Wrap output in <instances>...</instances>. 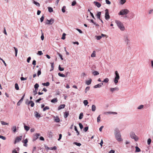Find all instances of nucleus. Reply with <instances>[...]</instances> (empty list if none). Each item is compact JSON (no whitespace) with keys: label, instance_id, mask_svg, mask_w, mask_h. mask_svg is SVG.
Instances as JSON below:
<instances>
[{"label":"nucleus","instance_id":"f257e3e1","mask_svg":"<svg viewBox=\"0 0 153 153\" xmlns=\"http://www.w3.org/2000/svg\"><path fill=\"white\" fill-rule=\"evenodd\" d=\"M114 134L116 140L120 142L122 140L120 131L117 128L114 129Z\"/></svg>","mask_w":153,"mask_h":153},{"label":"nucleus","instance_id":"f03ea898","mask_svg":"<svg viewBox=\"0 0 153 153\" xmlns=\"http://www.w3.org/2000/svg\"><path fill=\"white\" fill-rule=\"evenodd\" d=\"M115 22L118 28L121 30L124 31L125 30V27L123 24L120 21L118 20H116Z\"/></svg>","mask_w":153,"mask_h":153},{"label":"nucleus","instance_id":"7ed1b4c3","mask_svg":"<svg viewBox=\"0 0 153 153\" xmlns=\"http://www.w3.org/2000/svg\"><path fill=\"white\" fill-rule=\"evenodd\" d=\"M120 79V76L117 71H116L115 72V78L114 80V82L115 85H117L118 82V80Z\"/></svg>","mask_w":153,"mask_h":153},{"label":"nucleus","instance_id":"20e7f679","mask_svg":"<svg viewBox=\"0 0 153 153\" xmlns=\"http://www.w3.org/2000/svg\"><path fill=\"white\" fill-rule=\"evenodd\" d=\"M130 135L131 137L134 139L135 141H137L138 140V138L136 135L135 133L133 132H131L130 133Z\"/></svg>","mask_w":153,"mask_h":153},{"label":"nucleus","instance_id":"39448f33","mask_svg":"<svg viewBox=\"0 0 153 153\" xmlns=\"http://www.w3.org/2000/svg\"><path fill=\"white\" fill-rule=\"evenodd\" d=\"M129 12V11L127 9H125L121 10L118 13L119 15H123L127 14Z\"/></svg>","mask_w":153,"mask_h":153},{"label":"nucleus","instance_id":"423d86ee","mask_svg":"<svg viewBox=\"0 0 153 153\" xmlns=\"http://www.w3.org/2000/svg\"><path fill=\"white\" fill-rule=\"evenodd\" d=\"M105 18L106 20H108L110 18V16L109 15L108 10L106 9L105 10Z\"/></svg>","mask_w":153,"mask_h":153},{"label":"nucleus","instance_id":"0eeeda50","mask_svg":"<svg viewBox=\"0 0 153 153\" xmlns=\"http://www.w3.org/2000/svg\"><path fill=\"white\" fill-rule=\"evenodd\" d=\"M124 40L127 45H129L130 44V41L128 39V36H126L124 37Z\"/></svg>","mask_w":153,"mask_h":153},{"label":"nucleus","instance_id":"6e6552de","mask_svg":"<svg viewBox=\"0 0 153 153\" xmlns=\"http://www.w3.org/2000/svg\"><path fill=\"white\" fill-rule=\"evenodd\" d=\"M45 23L48 25H52L54 22V19L52 18L50 20L47 19Z\"/></svg>","mask_w":153,"mask_h":153},{"label":"nucleus","instance_id":"1a4fd4ad","mask_svg":"<svg viewBox=\"0 0 153 153\" xmlns=\"http://www.w3.org/2000/svg\"><path fill=\"white\" fill-rule=\"evenodd\" d=\"M40 135V134L39 133H36L35 135H34L33 138V141H34L37 139L39 137Z\"/></svg>","mask_w":153,"mask_h":153},{"label":"nucleus","instance_id":"9d476101","mask_svg":"<svg viewBox=\"0 0 153 153\" xmlns=\"http://www.w3.org/2000/svg\"><path fill=\"white\" fill-rule=\"evenodd\" d=\"M22 137L21 136L19 137H17L15 140L14 143L16 144L20 141L22 140Z\"/></svg>","mask_w":153,"mask_h":153},{"label":"nucleus","instance_id":"9b49d317","mask_svg":"<svg viewBox=\"0 0 153 153\" xmlns=\"http://www.w3.org/2000/svg\"><path fill=\"white\" fill-rule=\"evenodd\" d=\"M25 94H24L22 97L20 99V100L19 101V102H17V105L18 106H19L20 105L21 103L22 102L23 100V99L24 98V97H25Z\"/></svg>","mask_w":153,"mask_h":153},{"label":"nucleus","instance_id":"f8f14e48","mask_svg":"<svg viewBox=\"0 0 153 153\" xmlns=\"http://www.w3.org/2000/svg\"><path fill=\"white\" fill-rule=\"evenodd\" d=\"M119 90V88L117 87H116L114 88H110V91L112 93L114 91H118Z\"/></svg>","mask_w":153,"mask_h":153},{"label":"nucleus","instance_id":"ddd939ff","mask_svg":"<svg viewBox=\"0 0 153 153\" xmlns=\"http://www.w3.org/2000/svg\"><path fill=\"white\" fill-rule=\"evenodd\" d=\"M30 103H31L30 106L31 107H33L34 106V103L31 100L29 101L28 103H27V102H25V104L28 105H29Z\"/></svg>","mask_w":153,"mask_h":153},{"label":"nucleus","instance_id":"4468645a","mask_svg":"<svg viewBox=\"0 0 153 153\" xmlns=\"http://www.w3.org/2000/svg\"><path fill=\"white\" fill-rule=\"evenodd\" d=\"M34 116L35 117L39 119L41 117L40 115L37 111L34 112Z\"/></svg>","mask_w":153,"mask_h":153},{"label":"nucleus","instance_id":"2eb2a0df","mask_svg":"<svg viewBox=\"0 0 153 153\" xmlns=\"http://www.w3.org/2000/svg\"><path fill=\"white\" fill-rule=\"evenodd\" d=\"M103 85V83H100L94 85V88H100Z\"/></svg>","mask_w":153,"mask_h":153},{"label":"nucleus","instance_id":"dca6fc26","mask_svg":"<svg viewBox=\"0 0 153 153\" xmlns=\"http://www.w3.org/2000/svg\"><path fill=\"white\" fill-rule=\"evenodd\" d=\"M93 3L98 8L100 7L101 5V4L97 1H94Z\"/></svg>","mask_w":153,"mask_h":153},{"label":"nucleus","instance_id":"f3484780","mask_svg":"<svg viewBox=\"0 0 153 153\" xmlns=\"http://www.w3.org/2000/svg\"><path fill=\"white\" fill-rule=\"evenodd\" d=\"M11 130L13 133H15L17 130V128L16 126H12L11 128Z\"/></svg>","mask_w":153,"mask_h":153},{"label":"nucleus","instance_id":"a211bd4d","mask_svg":"<svg viewBox=\"0 0 153 153\" xmlns=\"http://www.w3.org/2000/svg\"><path fill=\"white\" fill-rule=\"evenodd\" d=\"M65 105L64 104H62L59 105V106L58 108V110H59L63 108H65Z\"/></svg>","mask_w":153,"mask_h":153},{"label":"nucleus","instance_id":"6ab92c4d","mask_svg":"<svg viewBox=\"0 0 153 153\" xmlns=\"http://www.w3.org/2000/svg\"><path fill=\"white\" fill-rule=\"evenodd\" d=\"M101 15V12H98L96 15L97 18L99 19H100Z\"/></svg>","mask_w":153,"mask_h":153},{"label":"nucleus","instance_id":"aec40b11","mask_svg":"<svg viewBox=\"0 0 153 153\" xmlns=\"http://www.w3.org/2000/svg\"><path fill=\"white\" fill-rule=\"evenodd\" d=\"M54 121L58 123L60 121L59 119V117L56 116V117H54Z\"/></svg>","mask_w":153,"mask_h":153},{"label":"nucleus","instance_id":"412c9836","mask_svg":"<svg viewBox=\"0 0 153 153\" xmlns=\"http://www.w3.org/2000/svg\"><path fill=\"white\" fill-rule=\"evenodd\" d=\"M28 142V140L27 139H26L24 141V144L23 145L24 146H25L27 147V143Z\"/></svg>","mask_w":153,"mask_h":153},{"label":"nucleus","instance_id":"4be33fe9","mask_svg":"<svg viewBox=\"0 0 153 153\" xmlns=\"http://www.w3.org/2000/svg\"><path fill=\"white\" fill-rule=\"evenodd\" d=\"M92 81V79H90L89 80L86 81V84L87 85H89L91 84Z\"/></svg>","mask_w":153,"mask_h":153},{"label":"nucleus","instance_id":"5701e85b","mask_svg":"<svg viewBox=\"0 0 153 153\" xmlns=\"http://www.w3.org/2000/svg\"><path fill=\"white\" fill-rule=\"evenodd\" d=\"M136 150L135 151V152H140L141 150L137 146H136L135 147Z\"/></svg>","mask_w":153,"mask_h":153},{"label":"nucleus","instance_id":"b1692460","mask_svg":"<svg viewBox=\"0 0 153 153\" xmlns=\"http://www.w3.org/2000/svg\"><path fill=\"white\" fill-rule=\"evenodd\" d=\"M92 73L93 74L94 76L97 75L99 74V73L97 71H94L92 72Z\"/></svg>","mask_w":153,"mask_h":153},{"label":"nucleus","instance_id":"393cba45","mask_svg":"<svg viewBox=\"0 0 153 153\" xmlns=\"http://www.w3.org/2000/svg\"><path fill=\"white\" fill-rule=\"evenodd\" d=\"M69 111H66L64 114V117L65 118L67 117L69 115Z\"/></svg>","mask_w":153,"mask_h":153},{"label":"nucleus","instance_id":"a878e982","mask_svg":"<svg viewBox=\"0 0 153 153\" xmlns=\"http://www.w3.org/2000/svg\"><path fill=\"white\" fill-rule=\"evenodd\" d=\"M96 109V107L94 105H93L92 106V111H95Z\"/></svg>","mask_w":153,"mask_h":153},{"label":"nucleus","instance_id":"bb28decb","mask_svg":"<svg viewBox=\"0 0 153 153\" xmlns=\"http://www.w3.org/2000/svg\"><path fill=\"white\" fill-rule=\"evenodd\" d=\"M42 85L44 86H48L50 85V83L49 82H47L46 83H42Z\"/></svg>","mask_w":153,"mask_h":153},{"label":"nucleus","instance_id":"cd10ccee","mask_svg":"<svg viewBox=\"0 0 153 153\" xmlns=\"http://www.w3.org/2000/svg\"><path fill=\"white\" fill-rule=\"evenodd\" d=\"M53 136V133L51 131L48 132V136L49 138H52Z\"/></svg>","mask_w":153,"mask_h":153},{"label":"nucleus","instance_id":"c85d7f7f","mask_svg":"<svg viewBox=\"0 0 153 153\" xmlns=\"http://www.w3.org/2000/svg\"><path fill=\"white\" fill-rule=\"evenodd\" d=\"M91 57H95L96 56V52L95 51H93L92 54H91Z\"/></svg>","mask_w":153,"mask_h":153},{"label":"nucleus","instance_id":"c756f323","mask_svg":"<svg viewBox=\"0 0 153 153\" xmlns=\"http://www.w3.org/2000/svg\"><path fill=\"white\" fill-rule=\"evenodd\" d=\"M51 68L50 70V71H51L53 70L54 66V63H51Z\"/></svg>","mask_w":153,"mask_h":153},{"label":"nucleus","instance_id":"7c9ffc66","mask_svg":"<svg viewBox=\"0 0 153 153\" xmlns=\"http://www.w3.org/2000/svg\"><path fill=\"white\" fill-rule=\"evenodd\" d=\"M15 88L16 90H19V87L18 85V84L17 83H16L15 84Z\"/></svg>","mask_w":153,"mask_h":153},{"label":"nucleus","instance_id":"2f4dec72","mask_svg":"<svg viewBox=\"0 0 153 153\" xmlns=\"http://www.w3.org/2000/svg\"><path fill=\"white\" fill-rule=\"evenodd\" d=\"M39 86V85L37 83H36L34 86V87L35 88V89L36 90H37Z\"/></svg>","mask_w":153,"mask_h":153},{"label":"nucleus","instance_id":"473e14b6","mask_svg":"<svg viewBox=\"0 0 153 153\" xmlns=\"http://www.w3.org/2000/svg\"><path fill=\"white\" fill-rule=\"evenodd\" d=\"M33 3L34 4L36 5L37 6H38V7L40 6V4L38 2H37L35 1H33Z\"/></svg>","mask_w":153,"mask_h":153},{"label":"nucleus","instance_id":"72a5a7b5","mask_svg":"<svg viewBox=\"0 0 153 153\" xmlns=\"http://www.w3.org/2000/svg\"><path fill=\"white\" fill-rule=\"evenodd\" d=\"M83 113L82 112L81 113L79 114V120L82 119V118H83Z\"/></svg>","mask_w":153,"mask_h":153},{"label":"nucleus","instance_id":"f704fd0d","mask_svg":"<svg viewBox=\"0 0 153 153\" xmlns=\"http://www.w3.org/2000/svg\"><path fill=\"white\" fill-rule=\"evenodd\" d=\"M41 74V69L40 68H39L37 72V76H39Z\"/></svg>","mask_w":153,"mask_h":153},{"label":"nucleus","instance_id":"c9c22d12","mask_svg":"<svg viewBox=\"0 0 153 153\" xmlns=\"http://www.w3.org/2000/svg\"><path fill=\"white\" fill-rule=\"evenodd\" d=\"M14 49H15V56H17V53H18V49L17 48H16V47H13Z\"/></svg>","mask_w":153,"mask_h":153},{"label":"nucleus","instance_id":"e433bc0d","mask_svg":"<svg viewBox=\"0 0 153 153\" xmlns=\"http://www.w3.org/2000/svg\"><path fill=\"white\" fill-rule=\"evenodd\" d=\"M24 127L25 130L27 131H28L30 129V128L27 126L25 125L24 126Z\"/></svg>","mask_w":153,"mask_h":153},{"label":"nucleus","instance_id":"4c0bfd02","mask_svg":"<svg viewBox=\"0 0 153 153\" xmlns=\"http://www.w3.org/2000/svg\"><path fill=\"white\" fill-rule=\"evenodd\" d=\"M58 75L59 76L62 77H65V74H62L60 73H59L58 74Z\"/></svg>","mask_w":153,"mask_h":153},{"label":"nucleus","instance_id":"58836bf2","mask_svg":"<svg viewBox=\"0 0 153 153\" xmlns=\"http://www.w3.org/2000/svg\"><path fill=\"white\" fill-rule=\"evenodd\" d=\"M48 10L49 12L50 13H51L53 11V8L50 7H48Z\"/></svg>","mask_w":153,"mask_h":153},{"label":"nucleus","instance_id":"ea45409f","mask_svg":"<svg viewBox=\"0 0 153 153\" xmlns=\"http://www.w3.org/2000/svg\"><path fill=\"white\" fill-rule=\"evenodd\" d=\"M57 98H54L51 100V102H52L54 103L56 102H57Z\"/></svg>","mask_w":153,"mask_h":153},{"label":"nucleus","instance_id":"a19ab883","mask_svg":"<svg viewBox=\"0 0 153 153\" xmlns=\"http://www.w3.org/2000/svg\"><path fill=\"white\" fill-rule=\"evenodd\" d=\"M49 109V107L48 106H46L45 107H44L43 109V111H45L47 110H48Z\"/></svg>","mask_w":153,"mask_h":153},{"label":"nucleus","instance_id":"79ce46f5","mask_svg":"<svg viewBox=\"0 0 153 153\" xmlns=\"http://www.w3.org/2000/svg\"><path fill=\"white\" fill-rule=\"evenodd\" d=\"M74 130L76 131V132L77 133V135H78L79 134V131H78L77 128V127L76 126H74Z\"/></svg>","mask_w":153,"mask_h":153},{"label":"nucleus","instance_id":"37998d69","mask_svg":"<svg viewBox=\"0 0 153 153\" xmlns=\"http://www.w3.org/2000/svg\"><path fill=\"white\" fill-rule=\"evenodd\" d=\"M73 143L74 144H75L79 146H80L81 145V144L80 143H78L76 142H74Z\"/></svg>","mask_w":153,"mask_h":153},{"label":"nucleus","instance_id":"c03bdc74","mask_svg":"<svg viewBox=\"0 0 153 153\" xmlns=\"http://www.w3.org/2000/svg\"><path fill=\"white\" fill-rule=\"evenodd\" d=\"M109 79L108 78H106L102 82L107 83L109 81Z\"/></svg>","mask_w":153,"mask_h":153},{"label":"nucleus","instance_id":"a18cd8bd","mask_svg":"<svg viewBox=\"0 0 153 153\" xmlns=\"http://www.w3.org/2000/svg\"><path fill=\"white\" fill-rule=\"evenodd\" d=\"M100 116V115H99L97 118V122L98 123H99L100 121L101 118Z\"/></svg>","mask_w":153,"mask_h":153},{"label":"nucleus","instance_id":"49530a36","mask_svg":"<svg viewBox=\"0 0 153 153\" xmlns=\"http://www.w3.org/2000/svg\"><path fill=\"white\" fill-rule=\"evenodd\" d=\"M66 8V7L65 6L63 7L62 9V11L63 13H65V9Z\"/></svg>","mask_w":153,"mask_h":153},{"label":"nucleus","instance_id":"de8ad7c7","mask_svg":"<svg viewBox=\"0 0 153 153\" xmlns=\"http://www.w3.org/2000/svg\"><path fill=\"white\" fill-rule=\"evenodd\" d=\"M83 103L86 106L88 104V102L86 100H84L83 101Z\"/></svg>","mask_w":153,"mask_h":153},{"label":"nucleus","instance_id":"09e8293b","mask_svg":"<svg viewBox=\"0 0 153 153\" xmlns=\"http://www.w3.org/2000/svg\"><path fill=\"white\" fill-rule=\"evenodd\" d=\"M126 1V0H120V4H124Z\"/></svg>","mask_w":153,"mask_h":153},{"label":"nucleus","instance_id":"8fccbe9b","mask_svg":"<svg viewBox=\"0 0 153 153\" xmlns=\"http://www.w3.org/2000/svg\"><path fill=\"white\" fill-rule=\"evenodd\" d=\"M90 88V87H89V86L85 88V93H86L87 91L89 90Z\"/></svg>","mask_w":153,"mask_h":153},{"label":"nucleus","instance_id":"3c124183","mask_svg":"<svg viewBox=\"0 0 153 153\" xmlns=\"http://www.w3.org/2000/svg\"><path fill=\"white\" fill-rule=\"evenodd\" d=\"M1 123L2 125H8V123H6L5 122L3 121H1Z\"/></svg>","mask_w":153,"mask_h":153},{"label":"nucleus","instance_id":"603ef678","mask_svg":"<svg viewBox=\"0 0 153 153\" xmlns=\"http://www.w3.org/2000/svg\"><path fill=\"white\" fill-rule=\"evenodd\" d=\"M45 149L47 150V151H48V150H51V149H52L51 148V147H48L47 146H45Z\"/></svg>","mask_w":153,"mask_h":153},{"label":"nucleus","instance_id":"864d4df0","mask_svg":"<svg viewBox=\"0 0 153 153\" xmlns=\"http://www.w3.org/2000/svg\"><path fill=\"white\" fill-rule=\"evenodd\" d=\"M76 4V1H74L72 3L71 5L72 6H74Z\"/></svg>","mask_w":153,"mask_h":153},{"label":"nucleus","instance_id":"5fc2aeb1","mask_svg":"<svg viewBox=\"0 0 153 153\" xmlns=\"http://www.w3.org/2000/svg\"><path fill=\"white\" fill-rule=\"evenodd\" d=\"M44 15H43L41 17L40 19V20L41 22H43L44 20Z\"/></svg>","mask_w":153,"mask_h":153},{"label":"nucleus","instance_id":"6e6d98bb","mask_svg":"<svg viewBox=\"0 0 153 153\" xmlns=\"http://www.w3.org/2000/svg\"><path fill=\"white\" fill-rule=\"evenodd\" d=\"M66 34L65 33H63L62 34V37L61 39H64L65 38V36Z\"/></svg>","mask_w":153,"mask_h":153},{"label":"nucleus","instance_id":"4d7b16f0","mask_svg":"<svg viewBox=\"0 0 153 153\" xmlns=\"http://www.w3.org/2000/svg\"><path fill=\"white\" fill-rule=\"evenodd\" d=\"M59 69L60 71H62L64 70V68H63L61 67L60 65H59Z\"/></svg>","mask_w":153,"mask_h":153},{"label":"nucleus","instance_id":"13d9d810","mask_svg":"<svg viewBox=\"0 0 153 153\" xmlns=\"http://www.w3.org/2000/svg\"><path fill=\"white\" fill-rule=\"evenodd\" d=\"M57 54L60 57L61 59V60H63V58H62V55L60 54V53H59L58 52H57Z\"/></svg>","mask_w":153,"mask_h":153},{"label":"nucleus","instance_id":"bf43d9fd","mask_svg":"<svg viewBox=\"0 0 153 153\" xmlns=\"http://www.w3.org/2000/svg\"><path fill=\"white\" fill-rule=\"evenodd\" d=\"M151 139L150 138H149L147 140V143L148 145H150L151 142Z\"/></svg>","mask_w":153,"mask_h":153},{"label":"nucleus","instance_id":"052dcab7","mask_svg":"<svg viewBox=\"0 0 153 153\" xmlns=\"http://www.w3.org/2000/svg\"><path fill=\"white\" fill-rule=\"evenodd\" d=\"M143 107V105H141L138 107L137 109H140L142 108Z\"/></svg>","mask_w":153,"mask_h":153},{"label":"nucleus","instance_id":"680f3d73","mask_svg":"<svg viewBox=\"0 0 153 153\" xmlns=\"http://www.w3.org/2000/svg\"><path fill=\"white\" fill-rule=\"evenodd\" d=\"M0 59L2 61V62L4 63V65L5 66H7V65H6V63L5 62V61L1 58V57H0Z\"/></svg>","mask_w":153,"mask_h":153},{"label":"nucleus","instance_id":"e2e57ef3","mask_svg":"<svg viewBox=\"0 0 153 153\" xmlns=\"http://www.w3.org/2000/svg\"><path fill=\"white\" fill-rule=\"evenodd\" d=\"M96 37L97 40H100L102 38V36H97Z\"/></svg>","mask_w":153,"mask_h":153},{"label":"nucleus","instance_id":"0e129e2a","mask_svg":"<svg viewBox=\"0 0 153 153\" xmlns=\"http://www.w3.org/2000/svg\"><path fill=\"white\" fill-rule=\"evenodd\" d=\"M37 54L39 55H41L43 53L41 51H39L38 52Z\"/></svg>","mask_w":153,"mask_h":153},{"label":"nucleus","instance_id":"69168bd1","mask_svg":"<svg viewBox=\"0 0 153 153\" xmlns=\"http://www.w3.org/2000/svg\"><path fill=\"white\" fill-rule=\"evenodd\" d=\"M0 138H1L3 140H5L6 139V138L5 137H4L2 135H0Z\"/></svg>","mask_w":153,"mask_h":153},{"label":"nucleus","instance_id":"338daca9","mask_svg":"<svg viewBox=\"0 0 153 153\" xmlns=\"http://www.w3.org/2000/svg\"><path fill=\"white\" fill-rule=\"evenodd\" d=\"M88 126H87L86 127H85L84 129V131H85V132L87 131L88 130Z\"/></svg>","mask_w":153,"mask_h":153},{"label":"nucleus","instance_id":"774afa93","mask_svg":"<svg viewBox=\"0 0 153 153\" xmlns=\"http://www.w3.org/2000/svg\"><path fill=\"white\" fill-rule=\"evenodd\" d=\"M105 2L107 4H111V2L108 0H105Z\"/></svg>","mask_w":153,"mask_h":153}]
</instances>
